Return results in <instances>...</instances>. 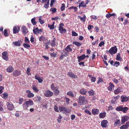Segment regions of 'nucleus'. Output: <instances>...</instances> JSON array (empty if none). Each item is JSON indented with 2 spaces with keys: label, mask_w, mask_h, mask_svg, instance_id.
I'll list each match as a JSON object with an SVG mask.
<instances>
[{
  "label": "nucleus",
  "mask_w": 129,
  "mask_h": 129,
  "mask_svg": "<svg viewBox=\"0 0 129 129\" xmlns=\"http://www.w3.org/2000/svg\"><path fill=\"white\" fill-rule=\"evenodd\" d=\"M59 109L61 111H64V112H68L66 108L63 107H59Z\"/></svg>",
  "instance_id": "nucleus-28"
},
{
  "label": "nucleus",
  "mask_w": 129,
  "mask_h": 129,
  "mask_svg": "<svg viewBox=\"0 0 129 129\" xmlns=\"http://www.w3.org/2000/svg\"><path fill=\"white\" fill-rule=\"evenodd\" d=\"M117 49L116 46L112 47L109 50V53L111 55L116 53L117 52Z\"/></svg>",
  "instance_id": "nucleus-2"
},
{
  "label": "nucleus",
  "mask_w": 129,
  "mask_h": 129,
  "mask_svg": "<svg viewBox=\"0 0 129 129\" xmlns=\"http://www.w3.org/2000/svg\"><path fill=\"white\" fill-rule=\"evenodd\" d=\"M87 90L84 88L81 89L80 91V93L82 94L85 95L86 93L87 92Z\"/></svg>",
  "instance_id": "nucleus-22"
},
{
  "label": "nucleus",
  "mask_w": 129,
  "mask_h": 129,
  "mask_svg": "<svg viewBox=\"0 0 129 129\" xmlns=\"http://www.w3.org/2000/svg\"><path fill=\"white\" fill-rule=\"evenodd\" d=\"M32 89L35 92H38L39 91V90L37 89L35 85H33Z\"/></svg>",
  "instance_id": "nucleus-36"
},
{
  "label": "nucleus",
  "mask_w": 129,
  "mask_h": 129,
  "mask_svg": "<svg viewBox=\"0 0 129 129\" xmlns=\"http://www.w3.org/2000/svg\"><path fill=\"white\" fill-rule=\"evenodd\" d=\"M7 55V52L6 51L2 53L3 58L7 61L8 60Z\"/></svg>",
  "instance_id": "nucleus-11"
},
{
  "label": "nucleus",
  "mask_w": 129,
  "mask_h": 129,
  "mask_svg": "<svg viewBox=\"0 0 129 129\" xmlns=\"http://www.w3.org/2000/svg\"><path fill=\"white\" fill-rule=\"evenodd\" d=\"M34 37H33V36H31L30 39V41L33 44H36V42L34 41Z\"/></svg>",
  "instance_id": "nucleus-42"
},
{
  "label": "nucleus",
  "mask_w": 129,
  "mask_h": 129,
  "mask_svg": "<svg viewBox=\"0 0 129 129\" xmlns=\"http://www.w3.org/2000/svg\"><path fill=\"white\" fill-rule=\"evenodd\" d=\"M122 106L120 105L116 107L115 108V109L117 111H122Z\"/></svg>",
  "instance_id": "nucleus-38"
},
{
  "label": "nucleus",
  "mask_w": 129,
  "mask_h": 129,
  "mask_svg": "<svg viewBox=\"0 0 129 129\" xmlns=\"http://www.w3.org/2000/svg\"><path fill=\"white\" fill-rule=\"evenodd\" d=\"M110 86L108 87V89L109 91H111L112 88L114 87V85L113 84L111 83H109Z\"/></svg>",
  "instance_id": "nucleus-30"
},
{
  "label": "nucleus",
  "mask_w": 129,
  "mask_h": 129,
  "mask_svg": "<svg viewBox=\"0 0 129 129\" xmlns=\"http://www.w3.org/2000/svg\"><path fill=\"white\" fill-rule=\"evenodd\" d=\"M67 95L71 97H74V95L73 92L71 91H69L67 93Z\"/></svg>",
  "instance_id": "nucleus-41"
},
{
  "label": "nucleus",
  "mask_w": 129,
  "mask_h": 129,
  "mask_svg": "<svg viewBox=\"0 0 129 129\" xmlns=\"http://www.w3.org/2000/svg\"><path fill=\"white\" fill-rule=\"evenodd\" d=\"M58 89H55L53 90L56 95H58L59 93V90H58Z\"/></svg>",
  "instance_id": "nucleus-56"
},
{
  "label": "nucleus",
  "mask_w": 129,
  "mask_h": 129,
  "mask_svg": "<svg viewBox=\"0 0 129 129\" xmlns=\"http://www.w3.org/2000/svg\"><path fill=\"white\" fill-rule=\"evenodd\" d=\"M7 106L8 109L11 111L14 110V107L13 105L11 102L8 103Z\"/></svg>",
  "instance_id": "nucleus-8"
},
{
  "label": "nucleus",
  "mask_w": 129,
  "mask_h": 129,
  "mask_svg": "<svg viewBox=\"0 0 129 129\" xmlns=\"http://www.w3.org/2000/svg\"><path fill=\"white\" fill-rule=\"evenodd\" d=\"M13 76L15 77L17 76L20 75V72L18 71H14L13 72Z\"/></svg>",
  "instance_id": "nucleus-23"
},
{
  "label": "nucleus",
  "mask_w": 129,
  "mask_h": 129,
  "mask_svg": "<svg viewBox=\"0 0 129 129\" xmlns=\"http://www.w3.org/2000/svg\"><path fill=\"white\" fill-rule=\"evenodd\" d=\"M39 21L40 23L41 24H43L44 23V21L42 20L41 18H39Z\"/></svg>",
  "instance_id": "nucleus-64"
},
{
  "label": "nucleus",
  "mask_w": 129,
  "mask_h": 129,
  "mask_svg": "<svg viewBox=\"0 0 129 129\" xmlns=\"http://www.w3.org/2000/svg\"><path fill=\"white\" fill-rule=\"evenodd\" d=\"M68 74L70 77L71 78H77V76L76 75H75L74 74L72 73L71 72H68Z\"/></svg>",
  "instance_id": "nucleus-17"
},
{
  "label": "nucleus",
  "mask_w": 129,
  "mask_h": 129,
  "mask_svg": "<svg viewBox=\"0 0 129 129\" xmlns=\"http://www.w3.org/2000/svg\"><path fill=\"white\" fill-rule=\"evenodd\" d=\"M121 102H127V97L125 95L121 96L120 97Z\"/></svg>",
  "instance_id": "nucleus-16"
},
{
  "label": "nucleus",
  "mask_w": 129,
  "mask_h": 129,
  "mask_svg": "<svg viewBox=\"0 0 129 129\" xmlns=\"http://www.w3.org/2000/svg\"><path fill=\"white\" fill-rule=\"evenodd\" d=\"M105 44L104 42L103 41H102L99 44V46L101 47L102 46L104 45Z\"/></svg>",
  "instance_id": "nucleus-62"
},
{
  "label": "nucleus",
  "mask_w": 129,
  "mask_h": 129,
  "mask_svg": "<svg viewBox=\"0 0 129 129\" xmlns=\"http://www.w3.org/2000/svg\"><path fill=\"white\" fill-rule=\"evenodd\" d=\"M23 46L25 48H27V49H28L29 48H30V46L28 44H27L26 43H24L23 44Z\"/></svg>",
  "instance_id": "nucleus-45"
},
{
  "label": "nucleus",
  "mask_w": 129,
  "mask_h": 129,
  "mask_svg": "<svg viewBox=\"0 0 129 129\" xmlns=\"http://www.w3.org/2000/svg\"><path fill=\"white\" fill-rule=\"evenodd\" d=\"M88 93L89 95L93 96L94 93V91L92 89H91L88 92Z\"/></svg>",
  "instance_id": "nucleus-32"
},
{
  "label": "nucleus",
  "mask_w": 129,
  "mask_h": 129,
  "mask_svg": "<svg viewBox=\"0 0 129 129\" xmlns=\"http://www.w3.org/2000/svg\"><path fill=\"white\" fill-rule=\"evenodd\" d=\"M46 38H45L43 36H42L40 37L39 38V40L40 41H43Z\"/></svg>",
  "instance_id": "nucleus-53"
},
{
  "label": "nucleus",
  "mask_w": 129,
  "mask_h": 129,
  "mask_svg": "<svg viewBox=\"0 0 129 129\" xmlns=\"http://www.w3.org/2000/svg\"><path fill=\"white\" fill-rule=\"evenodd\" d=\"M50 10L52 12V13H54L56 12V9L55 8H51L50 9Z\"/></svg>",
  "instance_id": "nucleus-50"
},
{
  "label": "nucleus",
  "mask_w": 129,
  "mask_h": 129,
  "mask_svg": "<svg viewBox=\"0 0 129 129\" xmlns=\"http://www.w3.org/2000/svg\"><path fill=\"white\" fill-rule=\"evenodd\" d=\"M99 112V110L98 109H94L92 110V113L94 115L98 114Z\"/></svg>",
  "instance_id": "nucleus-18"
},
{
  "label": "nucleus",
  "mask_w": 129,
  "mask_h": 129,
  "mask_svg": "<svg viewBox=\"0 0 129 129\" xmlns=\"http://www.w3.org/2000/svg\"><path fill=\"white\" fill-rule=\"evenodd\" d=\"M128 109H129L127 107L122 106V111L123 113H126Z\"/></svg>",
  "instance_id": "nucleus-24"
},
{
  "label": "nucleus",
  "mask_w": 129,
  "mask_h": 129,
  "mask_svg": "<svg viewBox=\"0 0 129 129\" xmlns=\"http://www.w3.org/2000/svg\"><path fill=\"white\" fill-rule=\"evenodd\" d=\"M108 123V121L107 120H104L101 122V126L103 127H106L107 126V124Z\"/></svg>",
  "instance_id": "nucleus-15"
},
{
  "label": "nucleus",
  "mask_w": 129,
  "mask_h": 129,
  "mask_svg": "<svg viewBox=\"0 0 129 129\" xmlns=\"http://www.w3.org/2000/svg\"><path fill=\"white\" fill-rule=\"evenodd\" d=\"M129 119V117L127 116H124L122 117L121 119V123L122 124H123L125 122L127 121Z\"/></svg>",
  "instance_id": "nucleus-5"
},
{
  "label": "nucleus",
  "mask_w": 129,
  "mask_h": 129,
  "mask_svg": "<svg viewBox=\"0 0 129 129\" xmlns=\"http://www.w3.org/2000/svg\"><path fill=\"white\" fill-rule=\"evenodd\" d=\"M65 99L66 102L67 104H69L70 103V100L69 98H67L66 97H65Z\"/></svg>",
  "instance_id": "nucleus-55"
},
{
  "label": "nucleus",
  "mask_w": 129,
  "mask_h": 129,
  "mask_svg": "<svg viewBox=\"0 0 129 129\" xmlns=\"http://www.w3.org/2000/svg\"><path fill=\"white\" fill-rule=\"evenodd\" d=\"M120 123V121L119 119H117L115 121V123L114 124V126L116 127L117 125L119 124Z\"/></svg>",
  "instance_id": "nucleus-27"
},
{
  "label": "nucleus",
  "mask_w": 129,
  "mask_h": 129,
  "mask_svg": "<svg viewBox=\"0 0 129 129\" xmlns=\"http://www.w3.org/2000/svg\"><path fill=\"white\" fill-rule=\"evenodd\" d=\"M26 102L27 103L28 106H32L33 105L34 103L33 101H32L29 100L26 101Z\"/></svg>",
  "instance_id": "nucleus-43"
},
{
  "label": "nucleus",
  "mask_w": 129,
  "mask_h": 129,
  "mask_svg": "<svg viewBox=\"0 0 129 129\" xmlns=\"http://www.w3.org/2000/svg\"><path fill=\"white\" fill-rule=\"evenodd\" d=\"M86 99L84 96H80L79 98L78 103L80 105H82L85 103Z\"/></svg>",
  "instance_id": "nucleus-1"
},
{
  "label": "nucleus",
  "mask_w": 129,
  "mask_h": 129,
  "mask_svg": "<svg viewBox=\"0 0 129 129\" xmlns=\"http://www.w3.org/2000/svg\"><path fill=\"white\" fill-rule=\"evenodd\" d=\"M120 63L119 62L116 61L113 64V66L118 67Z\"/></svg>",
  "instance_id": "nucleus-52"
},
{
  "label": "nucleus",
  "mask_w": 129,
  "mask_h": 129,
  "mask_svg": "<svg viewBox=\"0 0 129 129\" xmlns=\"http://www.w3.org/2000/svg\"><path fill=\"white\" fill-rule=\"evenodd\" d=\"M14 70V68L12 66H10L7 69V72L10 73L12 72Z\"/></svg>",
  "instance_id": "nucleus-26"
},
{
  "label": "nucleus",
  "mask_w": 129,
  "mask_h": 129,
  "mask_svg": "<svg viewBox=\"0 0 129 129\" xmlns=\"http://www.w3.org/2000/svg\"><path fill=\"white\" fill-rule=\"evenodd\" d=\"M23 100H24V99L22 98H19V104L20 105L22 104Z\"/></svg>",
  "instance_id": "nucleus-51"
},
{
  "label": "nucleus",
  "mask_w": 129,
  "mask_h": 129,
  "mask_svg": "<svg viewBox=\"0 0 129 129\" xmlns=\"http://www.w3.org/2000/svg\"><path fill=\"white\" fill-rule=\"evenodd\" d=\"M72 46V45H70L68 46L65 48V49L63 50L64 51L68 53L69 52H71L72 51V48L71 47V46Z\"/></svg>",
  "instance_id": "nucleus-7"
},
{
  "label": "nucleus",
  "mask_w": 129,
  "mask_h": 129,
  "mask_svg": "<svg viewBox=\"0 0 129 129\" xmlns=\"http://www.w3.org/2000/svg\"><path fill=\"white\" fill-rule=\"evenodd\" d=\"M62 117L61 116H59L58 117L57 119V120L59 123H60L61 122V119Z\"/></svg>",
  "instance_id": "nucleus-58"
},
{
  "label": "nucleus",
  "mask_w": 129,
  "mask_h": 129,
  "mask_svg": "<svg viewBox=\"0 0 129 129\" xmlns=\"http://www.w3.org/2000/svg\"><path fill=\"white\" fill-rule=\"evenodd\" d=\"M22 106L24 109H26L28 107V106L26 101L23 103Z\"/></svg>",
  "instance_id": "nucleus-35"
},
{
  "label": "nucleus",
  "mask_w": 129,
  "mask_h": 129,
  "mask_svg": "<svg viewBox=\"0 0 129 129\" xmlns=\"http://www.w3.org/2000/svg\"><path fill=\"white\" fill-rule=\"evenodd\" d=\"M57 53L53 52L50 54L51 56L55 57H56L57 55Z\"/></svg>",
  "instance_id": "nucleus-57"
},
{
  "label": "nucleus",
  "mask_w": 129,
  "mask_h": 129,
  "mask_svg": "<svg viewBox=\"0 0 129 129\" xmlns=\"http://www.w3.org/2000/svg\"><path fill=\"white\" fill-rule=\"evenodd\" d=\"M115 13H113L112 14H106V16L107 18H109L112 16H115Z\"/></svg>",
  "instance_id": "nucleus-40"
},
{
  "label": "nucleus",
  "mask_w": 129,
  "mask_h": 129,
  "mask_svg": "<svg viewBox=\"0 0 129 129\" xmlns=\"http://www.w3.org/2000/svg\"><path fill=\"white\" fill-rule=\"evenodd\" d=\"M1 96L4 99H6L8 98V94L7 92H4L2 94Z\"/></svg>",
  "instance_id": "nucleus-25"
},
{
  "label": "nucleus",
  "mask_w": 129,
  "mask_h": 129,
  "mask_svg": "<svg viewBox=\"0 0 129 129\" xmlns=\"http://www.w3.org/2000/svg\"><path fill=\"white\" fill-rule=\"evenodd\" d=\"M72 36H77L78 35V34L75 31H72Z\"/></svg>",
  "instance_id": "nucleus-59"
},
{
  "label": "nucleus",
  "mask_w": 129,
  "mask_h": 129,
  "mask_svg": "<svg viewBox=\"0 0 129 129\" xmlns=\"http://www.w3.org/2000/svg\"><path fill=\"white\" fill-rule=\"evenodd\" d=\"M35 79L37 80L38 82L40 83H42L43 81L42 79L39 76H37V75L35 76Z\"/></svg>",
  "instance_id": "nucleus-21"
},
{
  "label": "nucleus",
  "mask_w": 129,
  "mask_h": 129,
  "mask_svg": "<svg viewBox=\"0 0 129 129\" xmlns=\"http://www.w3.org/2000/svg\"><path fill=\"white\" fill-rule=\"evenodd\" d=\"M129 126V121L126 122V124L120 127V129H127Z\"/></svg>",
  "instance_id": "nucleus-12"
},
{
  "label": "nucleus",
  "mask_w": 129,
  "mask_h": 129,
  "mask_svg": "<svg viewBox=\"0 0 129 129\" xmlns=\"http://www.w3.org/2000/svg\"><path fill=\"white\" fill-rule=\"evenodd\" d=\"M63 52L64 53L61 52V54L60 55L59 59L60 60H63L64 57H66L68 55L67 53L66 52L64 51L63 50Z\"/></svg>",
  "instance_id": "nucleus-4"
},
{
  "label": "nucleus",
  "mask_w": 129,
  "mask_h": 129,
  "mask_svg": "<svg viewBox=\"0 0 129 129\" xmlns=\"http://www.w3.org/2000/svg\"><path fill=\"white\" fill-rule=\"evenodd\" d=\"M49 4V0L47 2H46L45 3V5H44V7L46 9H47L48 7Z\"/></svg>",
  "instance_id": "nucleus-37"
},
{
  "label": "nucleus",
  "mask_w": 129,
  "mask_h": 129,
  "mask_svg": "<svg viewBox=\"0 0 129 129\" xmlns=\"http://www.w3.org/2000/svg\"><path fill=\"white\" fill-rule=\"evenodd\" d=\"M55 40L56 39L55 38H54L53 39V40L50 43V44L53 47L55 46Z\"/></svg>",
  "instance_id": "nucleus-39"
},
{
  "label": "nucleus",
  "mask_w": 129,
  "mask_h": 129,
  "mask_svg": "<svg viewBox=\"0 0 129 129\" xmlns=\"http://www.w3.org/2000/svg\"><path fill=\"white\" fill-rule=\"evenodd\" d=\"M13 44L15 46H20L21 45V43L19 42V41L16 42H13Z\"/></svg>",
  "instance_id": "nucleus-34"
},
{
  "label": "nucleus",
  "mask_w": 129,
  "mask_h": 129,
  "mask_svg": "<svg viewBox=\"0 0 129 129\" xmlns=\"http://www.w3.org/2000/svg\"><path fill=\"white\" fill-rule=\"evenodd\" d=\"M85 55L83 54L80 56H78L77 57L78 61L79 62H80L81 60L84 59L85 58Z\"/></svg>",
  "instance_id": "nucleus-14"
},
{
  "label": "nucleus",
  "mask_w": 129,
  "mask_h": 129,
  "mask_svg": "<svg viewBox=\"0 0 129 129\" xmlns=\"http://www.w3.org/2000/svg\"><path fill=\"white\" fill-rule=\"evenodd\" d=\"M33 32L35 34H38L40 33L42 31V30L41 29H38V27H37L35 29H34V27L33 30Z\"/></svg>",
  "instance_id": "nucleus-6"
},
{
  "label": "nucleus",
  "mask_w": 129,
  "mask_h": 129,
  "mask_svg": "<svg viewBox=\"0 0 129 129\" xmlns=\"http://www.w3.org/2000/svg\"><path fill=\"white\" fill-rule=\"evenodd\" d=\"M122 89L121 87H119L114 91V93L115 94H117L122 91Z\"/></svg>",
  "instance_id": "nucleus-13"
},
{
  "label": "nucleus",
  "mask_w": 129,
  "mask_h": 129,
  "mask_svg": "<svg viewBox=\"0 0 129 129\" xmlns=\"http://www.w3.org/2000/svg\"><path fill=\"white\" fill-rule=\"evenodd\" d=\"M79 18H80V19L81 20L83 21L84 22H85V19L86 18V16L85 15H84L83 17H81L79 16Z\"/></svg>",
  "instance_id": "nucleus-48"
},
{
  "label": "nucleus",
  "mask_w": 129,
  "mask_h": 129,
  "mask_svg": "<svg viewBox=\"0 0 129 129\" xmlns=\"http://www.w3.org/2000/svg\"><path fill=\"white\" fill-rule=\"evenodd\" d=\"M120 54L118 53L116 56V59L118 61H121L122 60V58L120 56Z\"/></svg>",
  "instance_id": "nucleus-31"
},
{
  "label": "nucleus",
  "mask_w": 129,
  "mask_h": 129,
  "mask_svg": "<svg viewBox=\"0 0 129 129\" xmlns=\"http://www.w3.org/2000/svg\"><path fill=\"white\" fill-rule=\"evenodd\" d=\"M30 68L28 67L27 68L26 70V73L28 75H31V74L30 73Z\"/></svg>",
  "instance_id": "nucleus-49"
},
{
  "label": "nucleus",
  "mask_w": 129,
  "mask_h": 129,
  "mask_svg": "<svg viewBox=\"0 0 129 129\" xmlns=\"http://www.w3.org/2000/svg\"><path fill=\"white\" fill-rule=\"evenodd\" d=\"M48 26L49 28H50V29H53L54 28V24L53 23L51 25L48 24Z\"/></svg>",
  "instance_id": "nucleus-61"
},
{
  "label": "nucleus",
  "mask_w": 129,
  "mask_h": 129,
  "mask_svg": "<svg viewBox=\"0 0 129 129\" xmlns=\"http://www.w3.org/2000/svg\"><path fill=\"white\" fill-rule=\"evenodd\" d=\"M73 44H74L77 47H80L81 45V44L78 42H75L73 43Z\"/></svg>",
  "instance_id": "nucleus-47"
},
{
  "label": "nucleus",
  "mask_w": 129,
  "mask_h": 129,
  "mask_svg": "<svg viewBox=\"0 0 129 129\" xmlns=\"http://www.w3.org/2000/svg\"><path fill=\"white\" fill-rule=\"evenodd\" d=\"M51 89L53 90L55 89H58L59 87L56 86L55 84H52L51 85Z\"/></svg>",
  "instance_id": "nucleus-19"
},
{
  "label": "nucleus",
  "mask_w": 129,
  "mask_h": 129,
  "mask_svg": "<svg viewBox=\"0 0 129 129\" xmlns=\"http://www.w3.org/2000/svg\"><path fill=\"white\" fill-rule=\"evenodd\" d=\"M58 30L59 31L60 33H65L66 31V30L65 29H64L62 27H59Z\"/></svg>",
  "instance_id": "nucleus-20"
},
{
  "label": "nucleus",
  "mask_w": 129,
  "mask_h": 129,
  "mask_svg": "<svg viewBox=\"0 0 129 129\" xmlns=\"http://www.w3.org/2000/svg\"><path fill=\"white\" fill-rule=\"evenodd\" d=\"M31 22L34 25H35L37 23V22L35 21V19L33 18L31 20Z\"/></svg>",
  "instance_id": "nucleus-46"
},
{
  "label": "nucleus",
  "mask_w": 129,
  "mask_h": 129,
  "mask_svg": "<svg viewBox=\"0 0 129 129\" xmlns=\"http://www.w3.org/2000/svg\"><path fill=\"white\" fill-rule=\"evenodd\" d=\"M43 43L45 44H47V45H50V41H48L47 38H46L43 41Z\"/></svg>",
  "instance_id": "nucleus-33"
},
{
  "label": "nucleus",
  "mask_w": 129,
  "mask_h": 129,
  "mask_svg": "<svg viewBox=\"0 0 129 129\" xmlns=\"http://www.w3.org/2000/svg\"><path fill=\"white\" fill-rule=\"evenodd\" d=\"M22 33L25 36L26 35L28 32L27 29L25 26H22Z\"/></svg>",
  "instance_id": "nucleus-9"
},
{
  "label": "nucleus",
  "mask_w": 129,
  "mask_h": 129,
  "mask_svg": "<svg viewBox=\"0 0 129 129\" xmlns=\"http://www.w3.org/2000/svg\"><path fill=\"white\" fill-rule=\"evenodd\" d=\"M25 43L29 44L30 43V41L26 37H25Z\"/></svg>",
  "instance_id": "nucleus-63"
},
{
  "label": "nucleus",
  "mask_w": 129,
  "mask_h": 129,
  "mask_svg": "<svg viewBox=\"0 0 129 129\" xmlns=\"http://www.w3.org/2000/svg\"><path fill=\"white\" fill-rule=\"evenodd\" d=\"M26 92L28 93L27 96L29 98H32L34 96V94L30 92V91L29 90H27Z\"/></svg>",
  "instance_id": "nucleus-10"
},
{
  "label": "nucleus",
  "mask_w": 129,
  "mask_h": 129,
  "mask_svg": "<svg viewBox=\"0 0 129 129\" xmlns=\"http://www.w3.org/2000/svg\"><path fill=\"white\" fill-rule=\"evenodd\" d=\"M53 94V93L51 91L47 90L44 93V95L47 97L51 96Z\"/></svg>",
  "instance_id": "nucleus-3"
},
{
  "label": "nucleus",
  "mask_w": 129,
  "mask_h": 129,
  "mask_svg": "<svg viewBox=\"0 0 129 129\" xmlns=\"http://www.w3.org/2000/svg\"><path fill=\"white\" fill-rule=\"evenodd\" d=\"M18 30H17V27L16 26H15L13 27V32L14 34H16L19 32L18 31Z\"/></svg>",
  "instance_id": "nucleus-44"
},
{
  "label": "nucleus",
  "mask_w": 129,
  "mask_h": 129,
  "mask_svg": "<svg viewBox=\"0 0 129 129\" xmlns=\"http://www.w3.org/2000/svg\"><path fill=\"white\" fill-rule=\"evenodd\" d=\"M4 35L6 37H7L8 36L9 34H8V33H7V29H5L4 30Z\"/></svg>",
  "instance_id": "nucleus-60"
},
{
  "label": "nucleus",
  "mask_w": 129,
  "mask_h": 129,
  "mask_svg": "<svg viewBox=\"0 0 129 129\" xmlns=\"http://www.w3.org/2000/svg\"><path fill=\"white\" fill-rule=\"evenodd\" d=\"M106 114V113L105 112L101 113L99 114V117L101 118H103L105 117Z\"/></svg>",
  "instance_id": "nucleus-29"
},
{
  "label": "nucleus",
  "mask_w": 129,
  "mask_h": 129,
  "mask_svg": "<svg viewBox=\"0 0 129 129\" xmlns=\"http://www.w3.org/2000/svg\"><path fill=\"white\" fill-rule=\"evenodd\" d=\"M65 5L64 4H62V6L61 7L60 10L61 11H63L65 9Z\"/></svg>",
  "instance_id": "nucleus-54"
}]
</instances>
